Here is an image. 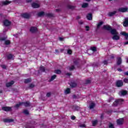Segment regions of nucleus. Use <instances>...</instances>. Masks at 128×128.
Segmentation results:
<instances>
[{
    "instance_id": "f257e3e1",
    "label": "nucleus",
    "mask_w": 128,
    "mask_h": 128,
    "mask_svg": "<svg viewBox=\"0 0 128 128\" xmlns=\"http://www.w3.org/2000/svg\"><path fill=\"white\" fill-rule=\"evenodd\" d=\"M122 102H124V100H122V99H118V100H116L114 102L113 106H118V104H122Z\"/></svg>"
},
{
    "instance_id": "f03ea898",
    "label": "nucleus",
    "mask_w": 128,
    "mask_h": 128,
    "mask_svg": "<svg viewBox=\"0 0 128 128\" xmlns=\"http://www.w3.org/2000/svg\"><path fill=\"white\" fill-rule=\"evenodd\" d=\"M118 12H126L128 10V8H119L118 10Z\"/></svg>"
},
{
    "instance_id": "7ed1b4c3",
    "label": "nucleus",
    "mask_w": 128,
    "mask_h": 128,
    "mask_svg": "<svg viewBox=\"0 0 128 128\" xmlns=\"http://www.w3.org/2000/svg\"><path fill=\"white\" fill-rule=\"evenodd\" d=\"M117 124L120 126L124 124V118H120L116 120Z\"/></svg>"
},
{
    "instance_id": "20e7f679",
    "label": "nucleus",
    "mask_w": 128,
    "mask_h": 128,
    "mask_svg": "<svg viewBox=\"0 0 128 128\" xmlns=\"http://www.w3.org/2000/svg\"><path fill=\"white\" fill-rule=\"evenodd\" d=\"M116 84L118 88H120V86H122L124 83L122 80H118L117 81Z\"/></svg>"
},
{
    "instance_id": "39448f33",
    "label": "nucleus",
    "mask_w": 128,
    "mask_h": 128,
    "mask_svg": "<svg viewBox=\"0 0 128 128\" xmlns=\"http://www.w3.org/2000/svg\"><path fill=\"white\" fill-rule=\"evenodd\" d=\"M126 94H128V92H126V90H121L119 92L118 94L122 96H126Z\"/></svg>"
},
{
    "instance_id": "423d86ee",
    "label": "nucleus",
    "mask_w": 128,
    "mask_h": 128,
    "mask_svg": "<svg viewBox=\"0 0 128 128\" xmlns=\"http://www.w3.org/2000/svg\"><path fill=\"white\" fill-rule=\"evenodd\" d=\"M2 110H4L5 112H10L12 110V108L10 107H8V106H4L2 108Z\"/></svg>"
},
{
    "instance_id": "0eeeda50",
    "label": "nucleus",
    "mask_w": 128,
    "mask_h": 128,
    "mask_svg": "<svg viewBox=\"0 0 128 128\" xmlns=\"http://www.w3.org/2000/svg\"><path fill=\"white\" fill-rule=\"evenodd\" d=\"M110 30L112 34H113V36H114L116 34H118V32H116V29H112L111 28V30Z\"/></svg>"
},
{
    "instance_id": "6e6552de",
    "label": "nucleus",
    "mask_w": 128,
    "mask_h": 128,
    "mask_svg": "<svg viewBox=\"0 0 128 128\" xmlns=\"http://www.w3.org/2000/svg\"><path fill=\"white\" fill-rule=\"evenodd\" d=\"M32 6L34 8H40V5L38 3L34 2L32 4Z\"/></svg>"
},
{
    "instance_id": "1a4fd4ad",
    "label": "nucleus",
    "mask_w": 128,
    "mask_h": 128,
    "mask_svg": "<svg viewBox=\"0 0 128 128\" xmlns=\"http://www.w3.org/2000/svg\"><path fill=\"white\" fill-rule=\"evenodd\" d=\"M104 30H112V27L108 25H104L103 26Z\"/></svg>"
},
{
    "instance_id": "9d476101",
    "label": "nucleus",
    "mask_w": 128,
    "mask_h": 128,
    "mask_svg": "<svg viewBox=\"0 0 128 128\" xmlns=\"http://www.w3.org/2000/svg\"><path fill=\"white\" fill-rule=\"evenodd\" d=\"M22 18H29L30 16V15L28 13L23 14L22 15Z\"/></svg>"
},
{
    "instance_id": "9b49d317",
    "label": "nucleus",
    "mask_w": 128,
    "mask_h": 128,
    "mask_svg": "<svg viewBox=\"0 0 128 128\" xmlns=\"http://www.w3.org/2000/svg\"><path fill=\"white\" fill-rule=\"evenodd\" d=\"M30 32H38V28L36 27H32L30 28Z\"/></svg>"
},
{
    "instance_id": "f8f14e48",
    "label": "nucleus",
    "mask_w": 128,
    "mask_h": 128,
    "mask_svg": "<svg viewBox=\"0 0 128 128\" xmlns=\"http://www.w3.org/2000/svg\"><path fill=\"white\" fill-rule=\"evenodd\" d=\"M14 84V80L11 81L10 82H9L6 84V86L7 88H10V86H12Z\"/></svg>"
},
{
    "instance_id": "ddd939ff",
    "label": "nucleus",
    "mask_w": 128,
    "mask_h": 128,
    "mask_svg": "<svg viewBox=\"0 0 128 128\" xmlns=\"http://www.w3.org/2000/svg\"><path fill=\"white\" fill-rule=\"evenodd\" d=\"M112 40H120V36H118V34H115L113 36Z\"/></svg>"
},
{
    "instance_id": "4468645a",
    "label": "nucleus",
    "mask_w": 128,
    "mask_h": 128,
    "mask_svg": "<svg viewBox=\"0 0 128 128\" xmlns=\"http://www.w3.org/2000/svg\"><path fill=\"white\" fill-rule=\"evenodd\" d=\"M8 60H14V56L12 54H9L7 56Z\"/></svg>"
},
{
    "instance_id": "2eb2a0df",
    "label": "nucleus",
    "mask_w": 128,
    "mask_h": 128,
    "mask_svg": "<svg viewBox=\"0 0 128 128\" xmlns=\"http://www.w3.org/2000/svg\"><path fill=\"white\" fill-rule=\"evenodd\" d=\"M4 24L6 26H8L10 24V22L8 21V20H5Z\"/></svg>"
},
{
    "instance_id": "dca6fc26",
    "label": "nucleus",
    "mask_w": 128,
    "mask_h": 128,
    "mask_svg": "<svg viewBox=\"0 0 128 128\" xmlns=\"http://www.w3.org/2000/svg\"><path fill=\"white\" fill-rule=\"evenodd\" d=\"M10 2H11L10 1H8V0H6V1L2 2V4H3V6H6L8 4H10Z\"/></svg>"
},
{
    "instance_id": "f3484780",
    "label": "nucleus",
    "mask_w": 128,
    "mask_h": 128,
    "mask_svg": "<svg viewBox=\"0 0 128 128\" xmlns=\"http://www.w3.org/2000/svg\"><path fill=\"white\" fill-rule=\"evenodd\" d=\"M120 34H122V36H125V38H126V40H128V33H126L124 32H120Z\"/></svg>"
},
{
    "instance_id": "a211bd4d",
    "label": "nucleus",
    "mask_w": 128,
    "mask_h": 128,
    "mask_svg": "<svg viewBox=\"0 0 128 128\" xmlns=\"http://www.w3.org/2000/svg\"><path fill=\"white\" fill-rule=\"evenodd\" d=\"M124 26H128V18H125V20L123 23Z\"/></svg>"
},
{
    "instance_id": "6ab92c4d",
    "label": "nucleus",
    "mask_w": 128,
    "mask_h": 128,
    "mask_svg": "<svg viewBox=\"0 0 128 128\" xmlns=\"http://www.w3.org/2000/svg\"><path fill=\"white\" fill-rule=\"evenodd\" d=\"M116 14V11H113L112 12H109L108 14V16H114V14Z\"/></svg>"
},
{
    "instance_id": "aec40b11",
    "label": "nucleus",
    "mask_w": 128,
    "mask_h": 128,
    "mask_svg": "<svg viewBox=\"0 0 128 128\" xmlns=\"http://www.w3.org/2000/svg\"><path fill=\"white\" fill-rule=\"evenodd\" d=\"M87 19L88 20H92V14H89L86 16Z\"/></svg>"
},
{
    "instance_id": "412c9836",
    "label": "nucleus",
    "mask_w": 128,
    "mask_h": 128,
    "mask_svg": "<svg viewBox=\"0 0 128 128\" xmlns=\"http://www.w3.org/2000/svg\"><path fill=\"white\" fill-rule=\"evenodd\" d=\"M22 105L24 106H30V103L28 102H22Z\"/></svg>"
},
{
    "instance_id": "4be33fe9",
    "label": "nucleus",
    "mask_w": 128,
    "mask_h": 128,
    "mask_svg": "<svg viewBox=\"0 0 128 128\" xmlns=\"http://www.w3.org/2000/svg\"><path fill=\"white\" fill-rule=\"evenodd\" d=\"M94 106H96V104L94 102H92L90 104L89 108H90V110H92V108H94Z\"/></svg>"
},
{
    "instance_id": "5701e85b",
    "label": "nucleus",
    "mask_w": 128,
    "mask_h": 128,
    "mask_svg": "<svg viewBox=\"0 0 128 128\" xmlns=\"http://www.w3.org/2000/svg\"><path fill=\"white\" fill-rule=\"evenodd\" d=\"M72 108L74 110H80V108L78 106H74Z\"/></svg>"
},
{
    "instance_id": "b1692460",
    "label": "nucleus",
    "mask_w": 128,
    "mask_h": 128,
    "mask_svg": "<svg viewBox=\"0 0 128 128\" xmlns=\"http://www.w3.org/2000/svg\"><path fill=\"white\" fill-rule=\"evenodd\" d=\"M122 64V58H117V64L120 65Z\"/></svg>"
},
{
    "instance_id": "393cba45",
    "label": "nucleus",
    "mask_w": 128,
    "mask_h": 128,
    "mask_svg": "<svg viewBox=\"0 0 128 128\" xmlns=\"http://www.w3.org/2000/svg\"><path fill=\"white\" fill-rule=\"evenodd\" d=\"M38 16H44V12H39L38 14Z\"/></svg>"
},
{
    "instance_id": "a878e982",
    "label": "nucleus",
    "mask_w": 128,
    "mask_h": 128,
    "mask_svg": "<svg viewBox=\"0 0 128 128\" xmlns=\"http://www.w3.org/2000/svg\"><path fill=\"white\" fill-rule=\"evenodd\" d=\"M56 78V75L54 74L52 76H51V78L49 80V82H52Z\"/></svg>"
},
{
    "instance_id": "bb28decb",
    "label": "nucleus",
    "mask_w": 128,
    "mask_h": 128,
    "mask_svg": "<svg viewBox=\"0 0 128 128\" xmlns=\"http://www.w3.org/2000/svg\"><path fill=\"white\" fill-rule=\"evenodd\" d=\"M65 94H68L70 92V88H68L66 90H65Z\"/></svg>"
},
{
    "instance_id": "cd10ccee",
    "label": "nucleus",
    "mask_w": 128,
    "mask_h": 128,
    "mask_svg": "<svg viewBox=\"0 0 128 128\" xmlns=\"http://www.w3.org/2000/svg\"><path fill=\"white\" fill-rule=\"evenodd\" d=\"M4 122H12V119H4Z\"/></svg>"
},
{
    "instance_id": "c85d7f7f",
    "label": "nucleus",
    "mask_w": 128,
    "mask_h": 128,
    "mask_svg": "<svg viewBox=\"0 0 128 128\" xmlns=\"http://www.w3.org/2000/svg\"><path fill=\"white\" fill-rule=\"evenodd\" d=\"M32 82V79L30 78H27L24 80L25 84H28V82Z\"/></svg>"
},
{
    "instance_id": "c756f323",
    "label": "nucleus",
    "mask_w": 128,
    "mask_h": 128,
    "mask_svg": "<svg viewBox=\"0 0 128 128\" xmlns=\"http://www.w3.org/2000/svg\"><path fill=\"white\" fill-rule=\"evenodd\" d=\"M88 3H84L82 4V8H88Z\"/></svg>"
},
{
    "instance_id": "7c9ffc66",
    "label": "nucleus",
    "mask_w": 128,
    "mask_h": 128,
    "mask_svg": "<svg viewBox=\"0 0 128 128\" xmlns=\"http://www.w3.org/2000/svg\"><path fill=\"white\" fill-rule=\"evenodd\" d=\"M22 102H19L18 104H16L15 106V108H20V106H22Z\"/></svg>"
},
{
    "instance_id": "2f4dec72",
    "label": "nucleus",
    "mask_w": 128,
    "mask_h": 128,
    "mask_svg": "<svg viewBox=\"0 0 128 128\" xmlns=\"http://www.w3.org/2000/svg\"><path fill=\"white\" fill-rule=\"evenodd\" d=\"M96 124H98V120H95L94 121H92V124L93 126H96Z\"/></svg>"
},
{
    "instance_id": "473e14b6",
    "label": "nucleus",
    "mask_w": 128,
    "mask_h": 128,
    "mask_svg": "<svg viewBox=\"0 0 128 128\" xmlns=\"http://www.w3.org/2000/svg\"><path fill=\"white\" fill-rule=\"evenodd\" d=\"M102 24H104V22H100L98 24V26H97V28H100V26H102Z\"/></svg>"
},
{
    "instance_id": "72a5a7b5",
    "label": "nucleus",
    "mask_w": 128,
    "mask_h": 128,
    "mask_svg": "<svg viewBox=\"0 0 128 128\" xmlns=\"http://www.w3.org/2000/svg\"><path fill=\"white\" fill-rule=\"evenodd\" d=\"M55 74H60L62 72L60 70H57L54 71Z\"/></svg>"
},
{
    "instance_id": "f704fd0d",
    "label": "nucleus",
    "mask_w": 128,
    "mask_h": 128,
    "mask_svg": "<svg viewBox=\"0 0 128 128\" xmlns=\"http://www.w3.org/2000/svg\"><path fill=\"white\" fill-rule=\"evenodd\" d=\"M10 44V40H5V44L8 45Z\"/></svg>"
},
{
    "instance_id": "c9c22d12",
    "label": "nucleus",
    "mask_w": 128,
    "mask_h": 128,
    "mask_svg": "<svg viewBox=\"0 0 128 128\" xmlns=\"http://www.w3.org/2000/svg\"><path fill=\"white\" fill-rule=\"evenodd\" d=\"M70 86H72V88H76V83H72L70 84Z\"/></svg>"
},
{
    "instance_id": "e433bc0d",
    "label": "nucleus",
    "mask_w": 128,
    "mask_h": 128,
    "mask_svg": "<svg viewBox=\"0 0 128 128\" xmlns=\"http://www.w3.org/2000/svg\"><path fill=\"white\" fill-rule=\"evenodd\" d=\"M40 70H41V72H44V70H46L44 69V67L41 66L40 67Z\"/></svg>"
},
{
    "instance_id": "4c0bfd02",
    "label": "nucleus",
    "mask_w": 128,
    "mask_h": 128,
    "mask_svg": "<svg viewBox=\"0 0 128 128\" xmlns=\"http://www.w3.org/2000/svg\"><path fill=\"white\" fill-rule=\"evenodd\" d=\"M67 54H72V51L70 50H68L67 51Z\"/></svg>"
},
{
    "instance_id": "58836bf2",
    "label": "nucleus",
    "mask_w": 128,
    "mask_h": 128,
    "mask_svg": "<svg viewBox=\"0 0 128 128\" xmlns=\"http://www.w3.org/2000/svg\"><path fill=\"white\" fill-rule=\"evenodd\" d=\"M91 50H92V52H96V47H92L91 48Z\"/></svg>"
},
{
    "instance_id": "ea45409f",
    "label": "nucleus",
    "mask_w": 128,
    "mask_h": 128,
    "mask_svg": "<svg viewBox=\"0 0 128 128\" xmlns=\"http://www.w3.org/2000/svg\"><path fill=\"white\" fill-rule=\"evenodd\" d=\"M21 0H14V2H16V4H20Z\"/></svg>"
},
{
    "instance_id": "a19ab883",
    "label": "nucleus",
    "mask_w": 128,
    "mask_h": 128,
    "mask_svg": "<svg viewBox=\"0 0 128 128\" xmlns=\"http://www.w3.org/2000/svg\"><path fill=\"white\" fill-rule=\"evenodd\" d=\"M23 112L25 114H28V110H24Z\"/></svg>"
},
{
    "instance_id": "79ce46f5",
    "label": "nucleus",
    "mask_w": 128,
    "mask_h": 128,
    "mask_svg": "<svg viewBox=\"0 0 128 128\" xmlns=\"http://www.w3.org/2000/svg\"><path fill=\"white\" fill-rule=\"evenodd\" d=\"M70 70H74V66H72L71 67L69 68Z\"/></svg>"
},
{
    "instance_id": "37998d69",
    "label": "nucleus",
    "mask_w": 128,
    "mask_h": 128,
    "mask_svg": "<svg viewBox=\"0 0 128 128\" xmlns=\"http://www.w3.org/2000/svg\"><path fill=\"white\" fill-rule=\"evenodd\" d=\"M80 128H86V124H81L79 126Z\"/></svg>"
},
{
    "instance_id": "c03bdc74",
    "label": "nucleus",
    "mask_w": 128,
    "mask_h": 128,
    "mask_svg": "<svg viewBox=\"0 0 128 128\" xmlns=\"http://www.w3.org/2000/svg\"><path fill=\"white\" fill-rule=\"evenodd\" d=\"M124 82H126V84H128V78H125L124 80Z\"/></svg>"
},
{
    "instance_id": "a18cd8bd",
    "label": "nucleus",
    "mask_w": 128,
    "mask_h": 128,
    "mask_svg": "<svg viewBox=\"0 0 128 128\" xmlns=\"http://www.w3.org/2000/svg\"><path fill=\"white\" fill-rule=\"evenodd\" d=\"M86 30L88 32V30H90V26H86Z\"/></svg>"
},
{
    "instance_id": "49530a36",
    "label": "nucleus",
    "mask_w": 128,
    "mask_h": 128,
    "mask_svg": "<svg viewBox=\"0 0 128 128\" xmlns=\"http://www.w3.org/2000/svg\"><path fill=\"white\" fill-rule=\"evenodd\" d=\"M109 128H114V124H109Z\"/></svg>"
},
{
    "instance_id": "de8ad7c7",
    "label": "nucleus",
    "mask_w": 128,
    "mask_h": 128,
    "mask_svg": "<svg viewBox=\"0 0 128 128\" xmlns=\"http://www.w3.org/2000/svg\"><path fill=\"white\" fill-rule=\"evenodd\" d=\"M50 94H51L50 92H48L46 94V96H48V98H50Z\"/></svg>"
},
{
    "instance_id": "09e8293b",
    "label": "nucleus",
    "mask_w": 128,
    "mask_h": 128,
    "mask_svg": "<svg viewBox=\"0 0 128 128\" xmlns=\"http://www.w3.org/2000/svg\"><path fill=\"white\" fill-rule=\"evenodd\" d=\"M34 84H31L30 86V88H34Z\"/></svg>"
},
{
    "instance_id": "8fccbe9b",
    "label": "nucleus",
    "mask_w": 128,
    "mask_h": 128,
    "mask_svg": "<svg viewBox=\"0 0 128 128\" xmlns=\"http://www.w3.org/2000/svg\"><path fill=\"white\" fill-rule=\"evenodd\" d=\"M6 40V38H0V40Z\"/></svg>"
},
{
    "instance_id": "3c124183",
    "label": "nucleus",
    "mask_w": 128,
    "mask_h": 128,
    "mask_svg": "<svg viewBox=\"0 0 128 128\" xmlns=\"http://www.w3.org/2000/svg\"><path fill=\"white\" fill-rule=\"evenodd\" d=\"M86 84H90V80H86Z\"/></svg>"
},
{
    "instance_id": "603ef678",
    "label": "nucleus",
    "mask_w": 128,
    "mask_h": 128,
    "mask_svg": "<svg viewBox=\"0 0 128 128\" xmlns=\"http://www.w3.org/2000/svg\"><path fill=\"white\" fill-rule=\"evenodd\" d=\"M68 8H72V9L74 8V7L72 6H68Z\"/></svg>"
},
{
    "instance_id": "864d4df0",
    "label": "nucleus",
    "mask_w": 128,
    "mask_h": 128,
    "mask_svg": "<svg viewBox=\"0 0 128 128\" xmlns=\"http://www.w3.org/2000/svg\"><path fill=\"white\" fill-rule=\"evenodd\" d=\"M2 68H6V65H2Z\"/></svg>"
},
{
    "instance_id": "5fc2aeb1",
    "label": "nucleus",
    "mask_w": 128,
    "mask_h": 128,
    "mask_svg": "<svg viewBox=\"0 0 128 128\" xmlns=\"http://www.w3.org/2000/svg\"><path fill=\"white\" fill-rule=\"evenodd\" d=\"M103 62H104V64H108V61H106V60L104 61Z\"/></svg>"
},
{
    "instance_id": "6e6d98bb",
    "label": "nucleus",
    "mask_w": 128,
    "mask_h": 128,
    "mask_svg": "<svg viewBox=\"0 0 128 128\" xmlns=\"http://www.w3.org/2000/svg\"><path fill=\"white\" fill-rule=\"evenodd\" d=\"M112 100H114V98H110L109 99V102H112Z\"/></svg>"
},
{
    "instance_id": "4d7b16f0",
    "label": "nucleus",
    "mask_w": 128,
    "mask_h": 128,
    "mask_svg": "<svg viewBox=\"0 0 128 128\" xmlns=\"http://www.w3.org/2000/svg\"><path fill=\"white\" fill-rule=\"evenodd\" d=\"M71 118H72V120H75L76 119V117L74 116H72L71 117Z\"/></svg>"
},
{
    "instance_id": "13d9d810",
    "label": "nucleus",
    "mask_w": 128,
    "mask_h": 128,
    "mask_svg": "<svg viewBox=\"0 0 128 128\" xmlns=\"http://www.w3.org/2000/svg\"><path fill=\"white\" fill-rule=\"evenodd\" d=\"M26 2H32V0H26Z\"/></svg>"
},
{
    "instance_id": "bf43d9fd",
    "label": "nucleus",
    "mask_w": 128,
    "mask_h": 128,
    "mask_svg": "<svg viewBox=\"0 0 128 128\" xmlns=\"http://www.w3.org/2000/svg\"><path fill=\"white\" fill-rule=\"evenodd\" d=\"M101 118H104V114H102L100 116Z\"/></svg>"
},
{
    "instance_id": "052dcab7",
    "label": "nucleus",
    "mask_w": 128,
    "mask_h": 128,
    "mask_svg": "<svg viewBox=\"0 0 128 128\" xmlns=\"http://www.w3.org/2000/svg\"><path fill=\"white\" fill-rule=\"evenodd\" d=\"M118 72H122V69H120V68H118Z\"/></svg>"
},
{
    "instance_id": "680f3d73",
    "label": "nucleus",
    "mask_w": 128,
    "mask_h": 128,
    "mask_svg": "<svg viewBox=\"0 0 128 128\" xmlns=\"http://www.w3.org/2000/svg\"><path fill=\"white\" fill-rule=\"evenodd\" d=\"M52 14H48V16H52Z\"/></svg>"
},
{
    "instance_id": "e2e57ef3",
    "label": "nucleus",
    "mask_w": 128,
    "mask_h": 128,
    "mask_svg": "<svg viewBox=\"0 0 128 128\" xmlns=\"http://www.w3.org/2000/svg\"><path fill=\"white\" fill-rule=\"evenodd\" d=\"M55 52H56L58 53V50H55Z\"/></svg>"
},
{
    "instance_id": "0e129e2a",
    "label": "nucleus",
    "mask_w": 128,
    "mask_h": 128,
    "mask_svg": "<svg viewBox=\"0 0 128 128\" xmlns=\"http://www.w3.org/2000/svg\"><path fill=\"white\" fill-rule=\"evenodd\" d=\"M111 58H114V54L111 55Z\"/></svg>"
},
{
    "instance_id": "69168bd1",
    "label": "nucleus",
    "mask_w": 128,
    "mask_h": 128,
    "mask_svg": "<svg viewBox=\"0 0 128 128\" xmlns=\"http://www.w3.org/2000/svg\"><path fill=\"white\" fill-rule=\"evenodd\" d=\"M66 74H67V76H70V73H67Z\"/></svg>"
},
{
    "instance_id": "338daca9",
    "label": "nucleus",
    "mask_w": 128,
    "mask_h": 128,
    "mask_svg": "<svg viewBox=\"0 0 128 128\" xmlns=\"http://www.w3.org/2000/svg\"><path fill=\"white\" fill-rule=\"evenodd\" d=\"M64 40V38H60V40Z\"/></svg>"
},
{
    "instance_id": "774afa93",
    "label": "nucleus",
    "mask_w": 128,
    "mask_h": 128,
    "mask_svg": "<svg viewBox=\"0 0 128 128\" xmlns=\"http://www.w3.org/2000/svg\"><path fill=\"white\" fill-rule=\"evenodd\" d=\"M64 49H60V52H64Z\"/></svg>"
}]
</instances>
